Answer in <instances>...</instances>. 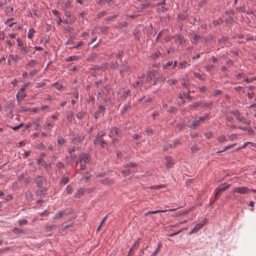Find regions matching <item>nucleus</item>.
I'll list each match as a JSON object with an SVG mask.
<instances>
[{
	"label": "nucleus",
	"instance_id": "1",
	"mask_svg": "<svg viewBox=\"0 0 256 256\" xmlns=\"http://www.w3.org/2000/svg\"><path fill=\"white\" fill-rule=\"evenodd\" d=\"M80 160L76 162L77 164L80 163V170H83L85 169V165L84 164H88L90 162V156L86 154H81L79 156Z\"/></svg>",
	"mask_w": 256,
	"mask_h": 256
},
{
	"label": "nucleus",
	"instance_id": "2",
	"mask_svg": "<svg viewBox=\"0 0 256 256\" xmlns=\"http://www.w3.org/2000/svg\"><path fill=\"white\" fill-rule=\"evenodd\" d=\"M208 119V116H200L198 118H196V120H192L189 124L190 128L192 129H195L197 126H198L200 122H204V120Z\"/></svg>",
	"mask_w": 256,
	"mask_h": 256
},
{
	"label": "nucleus",
	"instance_id": "3",
	"mask_svg": "<svg viewBox=\"0 0 256 256\" xmlns=\"http://www.w3.org/2000/svg\"><path fill=\"white\" fill-rule=\"evenodd\" d=\"M232 192L234 193L246 194L250 192V190L247 187L239 186L234 188Z\"/></svg>",
	"mask_w": 256,
	"mask_h": 256
},
{
	"label": "nucleus",
	"instance_id": "4",
	"mask_svg": "<svg viewBox=\"0 0 256 256\" xmlns=\"http://www.w3.org/2000/svg\"><path fill=\"white\" fill-rule=\"evenodd\" d=\"M230 186V184H226V186L222 188H219L216 189V194L214 196V198L216 200L218 199L220 194H221L223 192L226 190Z\"/></svg>",
	"mask_w": 256,
	"mask_h": 256
},
{
	"label": "nucleus",
	"instance_id": "5",
	"mask_svg": "<svg viewBox=\"0 0 256 256\" xmlns=\"http://www.w3.org/2000/svg\"><path fill=\"white\" fill-rule=\"evenodd\" d=\"M206 219L205 218L200 223L196 224L194 228L190 232V234H192L196 232L202 226H203L206 223Z\"/></svg>",
	"mask_w": 256,
	"mask_h": 256
},
{
	"label": "nucleus",
	"instance_id": "6",
	"mask_svg": "<svg viewBox=\"0 0 256 256\" xmlns=\"http://www.w3.org/2000/svg\"><path fill=\"white\" fill-rule=\"evenodd\" d=\"M104 110L105 108L104 106H98V110L95 113V118H98L104 114Z\"/></svg>",
	"mask_w": 256,
	"mask_h": 256
},
{
	"label": "nucleus",
	"instance_id": "7",
	"mask_svg": "<svg viewBox=\"0 0 256 256\" xmlns=\"http://www.w3.org/2000/svg\"><path fill=\"white\" fill-rule=\"evenodd\" d=\"M24 91L25 90H24V88H20V90L18 91L16 95L18 100H21L26 96V94L25 93Z\"/></svg>",
	"mask_w": 256,
	"mask_h": 256
},
{
	"label": "nucleus",
	"instance_id": "8",
	"mask_svg": "<svg viewBox=\"0 0 256 256\" xmlns=\"http://www.w3.org/2000/svg\"><path fill=\"white\" fill-rule=\"evenodd\" d=\"M165 165L168 168H171L174 164V163L172 162V159L169 156H166L165 158Z\"/></svg>",
	"mask_w": 256,
	"mask_h": 256
},
{
	"label": "nucleus",
	"instance_id": "9",
	"mask_svg": "<svg viewBox=\"0 0 256 256\" xmlns=\"http://www.w3.org/2000/svg\"><path fill=\"white\" fill-rule=\"evenodd\" d=\"M120 132H121V130L118 128H116V127L112 128L110 130V136H114L120 134Z\"/></svg>",
	"mask_w": 256,
	"mask_h": 256
},
{
	"label": "nucleus",
	"instance_id": "10",
	"mask_svg": "<svg viewBox=\"0 0 256 256\" xmlns=\"http://www.w3.org/2000/svg\"><path fill=\"white\" fill-rule=\"evenodd\" d=\"M20 60V58L18 55L10 54L9 56L8 60V62H10V60H14L15 62H18Z\"/></svg>",
	"mask_w": 256,
	"mask_h": 256
},
{
	"label": "nucleus",
	"instance_id": "11",
	"mask_svg": "<svg viewBox=\"0 0 256 256\" xmlns=\"http://www.w3.org/2000/svg\"><path fill=\"white\" fill-rule=\"evenodd\" d=\"M43 180L44 178L42 176H38L36 178L34 182L38 186L40 187L42 184Z\"/></svg>",
	"mask_w": 256,
	"mask_h": 256
},
{
	"label": "nucleus",
	"instance_id": "12",
	"mask_svg": "<svg viewBox=\"0 0 256 256\" xmlns=\"http://www.w3.org/2000/svg\"><path fill=\"white\" fill-rule=\"evenodd\" d=\"M101 182L105 185H108L113 184L114 180L112 179H110L108 178H105L102 180H101Z\"/></svg>",
	"mask_w": 256,
	"mask_h": 256
},
{
	"label": "nucleus",
	"instance_id": "13",
	"mask_svg": "<svg viewBox=\"0 0 256 256\" xmlns=\"http://www.w3.org/2000/svg\"><path fill=\"white\" fill-rule=\"evenodd\" d=\"M236 118L240 122L246 124H249L250 122L247 120L244 116H241L240 114Z\"/></svg>",
	"mask_w": 256,
	"mask_h": 256
},
{
	"label": "nucleus",
	"instance_id": "14",
	"mask_svg": "<svg viewBox=\"0 0 256 256\" xmlns=\"http://www.w3.org/2000/svg\"><path fill=\"white\" fill-rule=\"evenodd\" d=\"M84 194V190L83 188H80L78 190L77 192L74 194L75 198H80L81 196H83Z\"/></svg>",
	"mask_w": 256,
	"mask_h": 256
},
{
	"label": "nucleus",
	"instance_id": "15",
	"mask_svg": "<svg viewBox=\"0 0 256 256\" xmlns=\"http://www.w3.org/2000/svg\"><path fill=\"white\" fill-rule=\"evenodd\" d=\"M176 42H178L179 44H182L184 42V40L182 36H176L175 37Z\"/></svg>",
	"mask_w": 256,
	"mask_h": 256
},
{
	"label": "nucleus",
	"instance_id": "16",
	"mask_svg": "<svg viewBox=\"0 0 256 256\" xmlns=\"http://www.w3.org/2000/svg\"><path fill=\"white\" fill-rule=\"evenodd\" d=\"M200 40L201 38L200 37V36H198L196 34H194L191 40L192 42L197 44L200 41Z\"/></svg>",
	"mask_w": 256,
	"mask_h": 256
},
{
	"label": "nucleus",
	"instance_id": "17",
	"mask_svg": "<svg viewBox=\"0 0 256 256\" xmlns=\"http://www.w3.org/2000/svg\"><path fill=\"white\" fill-rule=\"evenodd\" d=\"M155 75L152 72H149L147 74L146 80L150 82L154 78Z\"/></svg>",
	"mask_w": 256,
	"mask_h": 256
},
{
	"label": "nucleus",
	"instance_id": "18",
	"mask_svg": "<svg viewBox=\"0 0 256 256\" xmlns=\"http://www.w3.org/2000/svg\"><path fill=\"white\" fill-rule=\"evenodd\" d=\"M174 209H170V210H156L154 211H150V214H156L159 212H170L174 210Z\"/></svg>",
	"mask_w": 256,
	"mask_h": 256
},
{
	"label": "nucleus",
	"instance_id": "19",
	"mask_svg": "<svg viewBox=\"0 0 256 256\" xmlns=\"http://www.w3.org/2000/svg\"><path fill=\"white\" fill-rule=\"evenodd\" d=\"M162 246V244L160 242H159L158 245V246H157L156 250L152 254L151 256H156V254H158V253L160 252V248H161Z\"/></svg>",
	"mask_w": 256,
	"mask_h": 256
},
{
	"label": "nucleus",
	"instance_id": "20",
	"mask_svg": "<svg viewBox=\"0 0 256 256\" xmlns=\"http://www.w3.org/2000/svg\"><path fill=\"white\" fill-rule=\"evenodd\" d=\"M35 32H36V31L34 28H30L28 32V38L29 39H32Z\"/></svg>",
	"mask_w": 256,
	"mask_h": 256
},
{
	"label": "nucleus",
	"instance_id": "21",
	"mask_svg": "<svg viewBox=\"0 0 256 256\" xmlns=\"http://www.w3.org/2000/svg\"><path fill=\"white\" fill-rule=\"evenodd\" d=\"M217 140L220 143L225 142L227 141L226 136L224 135L220 136L218 138Z\"/></svg>",
	"mask_w": 256,
	"mask_h": 256
},
{
	"label": "nucleus",
	"instance_id": "22",
	"mask_svg": "<svg viewBox=\"0 0 256 256\" xmlns=\"http://www.w3.org/2000/svg\"><path fill=\"white\" fill-rule=\"evenodd\" d=\"M128 64L127 62H124V64H122L121 70H120V72H126L128 70Z\"/></svg>",
	"mask_w": 256,
	"mask_h": 256
},
{
	"label": "nucleus",
	"instance_id": "23",
	"mask_svg": "<svg viewBox=\"0 0 256 256\" xmlns=\"http://www.w3.org/2000/svg\"><path fill=\"white\" fill-rule=\"evenodd\" d=\"M64 214V212L60 210L54 216V219H58V218H60Z\"/></svg>",
	"mask_w": 256,
	"mask_h": 256
},
{
	"label": "nucleus",
	"instance_id": "24",
	"mask_svg": "<svg viewBox=\"0 0 256 256\" xmlns=\"http://www.w3.org/2000/svg\"><path fill=\"white\" fill-rule=\"evenodd\" d=\"M79 58V57L77 56H69L66 59L67 62H70L72 60H77Z\"/></svg>",
	"mask_w": 256,
	"mask_h": 256
},
{
	"label": "nucleus",
	"instance_id": "25",
	"mask_svg": "<svg viewBox=\"0 0 256 256\" xmlns=\"http://www.w3.org/2000/svg\"><path fill=\"white\" fill-rule=\"evenodd\" d=\"M108 216L107 215V216H105L103 218V219H102V222H101V223H100V226H98V229H97V230H98V231L100 230L102 226H103L104 224V222H106V219H107V218H108Z\"/></svg>",
	"mask_w": 256,
	"mask_h": 256
},
{
	"label": "nucleus",
	"instance_id": "26",
	"mask_svg": "<svg viewBox=\"0 0 256 256\" xmlns=\"http://www.w3.org/2000/svg\"><path fill=\"white\" fill-rule=\"evenodd\" d=\"M20 50L23 53L25 54H26L30 52V49L27 46H22L20 48Z\"/></svg>",
	"mask_w": 256,
	"mask_h": 256
},
{
	"label": "nucleus",
	"instance_id": "27",
	"mask_svg": "<svg viewBox=\"0 0 256 256\" xmlns=\"http://www.w3.org/2000/svg\"><path fill=\"white\" fill-rule=\"evenodd\" d=\"M74 118L73 112H70L66 116V120L69 122H71Z\"/></svg>",
	"mask_w": 256,
	"mask_h": 256
},
{
	"label": "nucleus",
	"instance_id": "28",
	"mask_svg": "<svg viewBox=\"0 0 256 256\" xmlns=\"http://www.w3.org/2000/svg\"><path fill=\"white\" fill-rule=\"evenodd\" d=\"M67 194H70L72 192V188L70 185H68L66 189Z\"/></svg>",
	"mask_w": 256,
	"mask_h": 256
},
{
	"label": "nucleus",
	"instance_id": "29",
	"mask_svg": "<svg viewBox=\"0 0 256 256\" xmlns=\"http://www.w3.org/2000/svg\"><path fill=\"white\" fill-rule=\"evenodd\" d=\"M66 142V140L62 137L58 138V142L59 145L62 146Z\"/></svg>",
	"mask_w": 256,
	"mask_h": 256
},
{
	"label": "nucleus",
	"instance_id": "30",
	"mask_svg": "<svg viewBox=\"0 0 256 256\" xmlns=\"http://www.w3.org/2000/svg\"><path fill=\"white\" fill-rule=\"evenodd\" d=\"M69 182V179L68 177H64L62 179V180L60 183L63 184H66Z\"/></svg>",
	"mask_w": 256,
	"mask_h": 256
},
{
	"label": "nucleus",
	"instance_id": "31",
	"mask_svg": "<svg viewBox=\"0 0 256 256\" xmlns=\"http://www.w3.org/2000/svg\"><path fill=\"white\" fill-rule=\"evenodd\" d=\"M235 145H236V144H230V145H229V146H226L224 148V150L222 151H220V152H224V151H226V150L230 149V148L233 147Z\"/></svg>",
	"mask_w": 256,
	"mask_h": 256
},
{
	"label": "nucleus",
	"instance_id": "32",
	"mask_svg": "<svg viewBox=\"0 0 256 256\" xmlns=\"http://www.w3.org/2000/svg\"><path fill=\"white\" fill-rule=\"evenodd\" d=\"M167 82L169 84L172 85L176 83L178 81L176 79H170L168 80Z\"/></svg>",
	"mask_w": 256,
	"mask_h": 256
},
{
	"label": "nucleus",
	"instance_id": "33",
	"mask_svg": "<svg viewBox=\"0 0 256 256\" xmlns=\"http://www.w3.org/2000/svg\"><path fill=\"white\" fill-rule=\"evenodd\" d=\"M28 224V221L26 219H22L18 222V224L20 226L26 224Z\"/></svg>",
	"mask_w": 256,
	"mask_h": 256
},
{
	"label": "nucleus",
	"instance_id": "34",
	"mask_svg": "<svg viewBox=\"0 0 256 256\" xmlns=\"http://www.w3.org/2000/svg\"><path fill=\"white\" fill-rule=\"evenodd\" d=\"M136 164L134 162H130V164H126L124 166L126 168L128 167H136Z\"/></svg>",
	"mask_w": 256,
	"mask_h": 256
},
{
	"label": "nucleus",
	"instance_id": "35",
	"mask_svg": "<svg viewBox=\"0 0 256 256\" xmlns=\"http://www.w3.org/2000/svg\"><path fill=\"white\" fill-rule=\"evenodd\" d=\"M161 55V53L160 52H156L155 54L152 56V58L154 59L156 58Z\"/></svg>",
	"mask_w": 256,
	"mask_h": 256
},
{
	"label": "nucleus",
	"instance_id": "36",
	"mask_svg": "<svg viewBox=\"0 0 256 256\" xmlns=\"http://www.w3.org/2000/svg\"><path fill=\"white\" fill-rule=\"evenodd\" d=\"M99 29L102 32H104L108 30V27L106 26H102L100 27Z\"/></svg>",
	"mask_w": 256,
	"mask_h": 256
},
{
	"label": "nucleus",
	"instance_id": "37",
	"mask_svg": "<svg viewBox=\"0 0 256 256\" xmlns=\"http://www.w3.org/2000/svg\"><path fill=\"white\" fill-rule=\"evenodd\" d=\"M229 138L231 140H234L237 138V134H232L229 136Z\"/></svg>",
	"mask_w": 256,
	"mask_h": 256
},
{
	"label": "nucleus",
	"instance_id": "38",
	"mask_svg": "<svg viewBox=\"0 0 256 256\" xmlns=\"http://www.w3.org/2000/svg\"><path fill=\"white\" fill-rule=\"evenodd\" d=\"M248 144V142H245L242 146H241L240 147H239L237 148L236 150V151H238L242 149H244L246 148V146Z\"/></svg>",
	"mask_w": 256,
	"mask_h": 256
},
{
	"label": "nucleus",
	"instance_id": "39",
	"mask_svg": "<svg viewBox=\"0 0 256 256\" xmlns=\"http://www.w3.org/2000/svg\"><path fill=\"white\" fill-rule=\"evenodd\" d=\"M84 113L83 112H78L76 116L78 118H82L84 116Z\"/></svg>",
	"mask_w": 256,
	"mask_h": 256
},
{
	"label": "nucleus",
	"instance_id": "40",
	"mask_svg": "<svg viewBox=\"0 0 256 256\" xmlns=\"http://www.w3.org/2000/svg\"><path fill=\"white\" fill-rule=\"evenodd\" d=\"M140 238L138 239V240L134 244L132 248H133V250L136 247H137L139 246L140 241Z\"/></svg>",
	"mask_w": 256,
	"mask_h": 256
},
{
	"label": "nucleus",
	"instance_id": "41",
	"mask_svg": "<svg viewBox=\"0 0 256 256\" xmlns=\"http://www.w3.org/2000/svg\"><path fill=\"white\" fill-rule=\"evenodd\" d=\"M180 65L182 68H185L186 66L188 65V64L186 61H184V62H180Z\"/></svg>",
	"mask_w": 256,
	"mask_h": 256
},
{
	"label": "nucleus",
	"instance_id": "42",
	"mask_svg": "<svg viewBox=\"0 0 256 256\" xmlns=\"http://www.w3.org/2000/svg\"><path fill=\"white\" fill-rule=\"evenodd\" d=\"M236 10L239 12H244L246 11V7L244 6H242L238 8Z\"/></svg>",
	"mask_w": 256,
	"mask_h": 256
},
{
	"label": "nucleus",
	"instance_id": "43",
	"mask_svg": "<svg viewBox=\"0 0 256 256\" xmlns=\"http://www.w3.org/2000/svg\"><path fill=\"white\" fill-rule=\"evenodd\" d=\"M122 173L124 176H126L130 174V172L129 170H122Z\"/></svg>",
	"mask_w": 256,
	"mask_h": 256
},
{
	"label": "nucleus",
	"instance_id": "44",
	"mask_svg": "<svg viewBox=\"0 0 256 256\" xmlns=\"http://www.w3.org/2000/svg\"><path fill=\"white\" fill-rule=\"evenodd\" d=\"M194 75L198 79H200V80H204L202 76V75L198 73V72H194Z\"/></svg>",
	"mask_w": 256,
	"mask_h": 256
},
{
	"label": "nucleus",
	"instance_id": "45",
	"mask_svg": "<svg viewBox=\"0 0 256 256\" xmlns=\"http://www.w3.org/2000/svg\"><path fill=\"white\" fill-rule=\"evenodd\" d=\"M162 81V78L160 77H158L156 78L155 80L154 81V84H156L159 82H161Z\"/></svg>",
	"mask_w": 256,
	"mask_h": 256
},
{
	"label": "nucleus",
	"instance_id": "46",
	"mask_svg": "<svg viewBox=\"0 0 256 256\" xmlns=\"http://www.w3.org/2000/svg\"><path fill=\"white\" fill-rule=\"evenodd\" d=\"M206 68L208 71H211L214 70V66L212 65H208Z\"/></svg>",
	"mask_w": 256,
	"mask_h": 256
},
{
	"label": "nucleus",
	"instance_id": "47",
	"mask_svg": "<svg viewBox=\"0 0 256 256\" xmlns=\"http://www.w3.org/2000/svg\"><path fill=\"white\" fill-rule=\"evenodd\" d=\"M13 8L12 6H8L6 8L5 12L7 13L12 12Z\"/></svg>",
	"mask_w": 256,
	"mask_h": 256
},
{
	"label": "nucleus",
	"instance_id": "48",
	"mask_svg": "<svg viewBox=\"0 0 256 256\" xmlns=\"http://www.w3.org/2000/svg\"><path fill=\"white\" fill-rule=\"evenodd\" d=\"M39 110H40V108H30V111L36 113L39 111Z\"/></svg>",
	"mask_w": 256,
	"mask_h": 256
},
{
	"label": "nucleus",
	"instance_id": "49",
	"mask_svg": "<svg viewBox=\"0 0 256 256\" xmlns=\"http://www.w3.org/2000/svg\"><path fill=\"white\" fill-rule=\"evenodd\" d=\"M23 126V124H18V126H14V127H12V128L14 130H18L20 129V128H21L22 127V126Z\"/></svg>",
	"mask_w": 256,
	"mask_h": 256
},
{
	"label": "nucleus",
	"instance_id": "50",
	"mask_svg": "<svg viewBox=\"0 0 256 256\" xmlns=\"http://www.w3.org/2000/svg\"><path fill=\"white\" fill-rule=\"evenodd\" d=\"M17 42H18V44L20 47L21 48L22 46H23V43L20 38H17Z\"/></svg>",
	"mask_w": 256,
	"mask_h": 256
},
{
	"label": "nucleus",
	"instance_id": "51",
	"mask_svg": "<svg viewBox=\"0 0 256 256\" xmlns=\"http://www.w3.org/2000/svg\"><path fill=\"white\" fill-rule=\"evenodd\" d=\"M244 73H240V74H236L235 75V76L238 78V79H240L243 77H244Z\"/></svg>",
	"mask_w": 256,
	"mask_h": 256
},
{
	"label": "nucleus",
	"instance_id": "52",
	"mask_svg": "<svg viewBox=\"0 0 256 256\" xmlns=\"http://www.w3.org/2000/svg\"><path fill=\"white\" fill-rule=\"evenodd\" d=\"M20 111L21 112L30 111V108H26V106H22L20 108Z\"/></svg>",
	"mask_w": 256,
	"mask_h": 256
},
{
	"label": "nucleus",
	"instance_id": "53",
	"mask_svg": "<svg viewBox=\"0 0 256 256\" xmlns=\"http://www.w3.org/2000/svg\"><path fill=\"white\" fill-rule=\"evenodd\" d=\"M204 135L208 138H210L212 136V134L211 132H207Z\"/></svg>",
	"mask_w": 256,
	"mask_h": 256
},
{
	"label": "nucleus",
	"instance_id": "54",
	"mask_svg": "<svg viewBox=\"0 0 256 256\" xmlns=\"http://www.w3.org/2000/svg\"><path fill=\"white\" fill-rule=\"evenodd\" d=\"M53 126H54V124L50 122H48L46 124V128H49V129H51V128H52L53 127Z\"/></svg>",
	"mask_w": 256,
	"mask_h": 256
},
{
	"label": "nucleus",
	"instance_id": "55",
	"mask_svg": "<svg viewBox=\"0 0 256 256\" xmlns=\"http://www.w3.org/2000/svg\"><path fill=\"white\" fill-rule=\"evenodd\" d=\"M243 89H244L243 87L240 86H236L234 88V90L238 92L240 91V90H242Z\"/></svg>",
	"mask_w": 256,
	"mask_h": 256
},
{
	"label": "nucleus",
	"instance_id": "56",
	"mask_svg": "<svg viewBox=\"0 0 256 256\" xmlns=\"http://www.w3.org/2000/svg\"><path fill=\"white\" fill-rule=\"evenodd\" d=\"M55 85H56V88L58 90H60L62 88V85L60 84L56 83L55 84Z\"/></svg>",
	"mask_w": 256,
	"mask_h": 256
},
{
	"label": "nucleus",
	"instance_id": "57",
	"mask_svg": "<svg viewBox=\"0 0 256 256\" xmlns=\"http://www.w3.org/2000/svg\"><path fill=\"white\" fill-rule=\"evenodd\" d=\"M182 230H179L177 232H174V233H172V234H168V236H170V237H172V236H174L176 235L177 234H178V233H180Z\"/></svg>",
	"mask_w": 256,
	"mask_h": 256
},
{
	"label": "nucleus",
	"instance_id": "58",
	"mask_svg": "<svg viewBox=\"0 0 256 256\" xmlns=\"http://www.w3.org/2000/svg\"><path fill=\"white\" fill-rule=\"evenodd\" d=\"M38 72V70H34L30 72V75L32 76H34Z\"/></svg>",
	"mask_w": 256,
	"mask_h": 256
},
{
	"label": "nucleus",
	"instance_id": "59",
	"mask_svg": "<svg viewBox=\"0 0 256 256\" xmlns=\"http://www.w3.org/2000/svg\"><path fill=\"white\" fill-rule=\"evenodd\" d=\"M45 164V162L44 160L42 159L38 160V164L39 165L44 166V164Z\"/></svg>",
	"mask_w": 256,
	"mask_h": 256
},
{
	"label": "nucleus",
	"instance_id": "60",
	"mask_svg": "<svg viewBox=\"0 0 256 256\" xmlns=\"http://www.w3.org/2000/svg\"><path fill=\"white\" fill-rule=\"evenodd\" d=\"M36 64V62L34 60H32L28 64V66H32Z\"/></svg>",
	"mask_w": 256,
	"mask_h": 256
},
{
	"label": "nucleus",
	"instance_id": "61",
	"mask_svg": "<svg viewBox=\"0 0 256 256\" xmlns=\"http://www.w3.org/2000/svg\"><path fill=\"white\" fill-rule=\"evenodd\" d=\"M4 34L2 32H0V40H4Z\"/></svg>",
	"mask_w": 256,
	"mask_h": 256
},
{
	"label": "nucleus",
	"instance_id": "62",
	"mask_svg": "<svg viewBox=\"0 0 256 256\" xmlns=\"http://www.w3.org/2000/svg\"><path fill=\"white\" fill-rule=\"evenodd\" d=\"M222 21L220 19L218 20H214V26H216L218 24H220V22H221Z\"/></svg>",
	"mask_w": 256,
	"mask_h": 256
},
{
	"label": "nucleus",
	"instance_id": "63",
	"mask_svg": "<svg viewBox=\"0 0 256 256\" xmlns=\"http://www.w3.org/2000/svg\"><path fill=\"white\" fill-rule=\"evenodd\" d=\"M200 104L198 102L194 104L192 106V108L196 109L198 106Z\"/></svg>",
	"mask_w": 256,
	"mask_h": 256
},
{
	"label": "nucleus",
	"instance_id": "64",
	"mask_svg": "<svg viewBox=\"0 0 256 256\" xmlns=\"http://www.w3.org/2000/svg\"><path fill=\"white\" fill-rule=\"evenodd\" d=\"M34 124L36 126V130H38V128H39L40 127V124L38 122H36L34 123Z\"/></svg>",
	"mask_w": 256,
	"mask_h": 256
}]
</instances>
